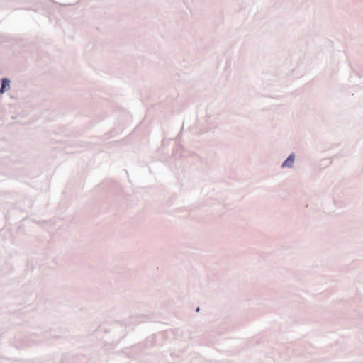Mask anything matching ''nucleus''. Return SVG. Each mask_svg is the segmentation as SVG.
Wrapping results in <instances>:
<instances>
[{
  "mask_svg": "<svg viewBox=\"0 0 363 363\" xmlns=\"http://www.w3.org/2000/svg\"><path fill=\"white\" fill-rule=\"evenodd\" d=\"M9 86H10L9 80H8L7 79H3L1 80V87L0 89V92L1 94H3L6 91V88H9Z\"/></svg>",
  "mask_w": 363,
  "mask_h": 363,
  "instance_id": "1",
  "label": "nucleus"
},
{
  "mask_svg": "<svg viewBox=\"0 0 363 363\" xmlns=\"http://www.w3.org/2000/svg\"><path fill=\"white\" fill-rule=\"evenodd\" d=\"M294 160H285L282 164V167H290L292 164Z\"/></svg>",
  "mask_w": 363,
  "mask_h": 363,
  "instance_id": "2",
  "label": "nucleus"
},
{
  "mask_svg": "<svg viewBox=\"0 0 363 363\" xmlns=\"http://www.w3.org/2000/svg\"><path fill=\"white\" fill-rule=\"evenodd\" d=\"M287 159H289V160L294 159V155H289Z\"/></svg>",
  "mask_w": 363,
  "mask_h": 363,
  "instance_id": "3",
  "label": "nucleus"
}]
</instances>
